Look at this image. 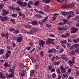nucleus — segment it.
Listing matches in <instances>:
<instances>
[{"label": "nucleus", "mask_w": 79, "mask_h": 79, "mask_svg": "<svg viewBox=\"0 0 79 79\" xmlns=\"http://www.w3.org/2000/svg\"><path fill=\"white\" fill-rule=\"evenodd\" d=\"M48 40H47L46 42V45H49L51 44H52L53 45L54 44L53 41L55 40V39L48 38Z\"/></svg>", "instance_id": "1"}, {"label": "nucleus", "mask_w": 79, "mask_h": 79, "mask_svg": "<svg viewBox=\"0 0 79 79\" xmlns=\"http://www.w3.org/2000/svg\"><path fill=\"white\" fill-rule=\"evenodd\" d=\"M69 36H70V33L67 32L64 35L62 34L60 35V37L63 39H64L68 37Z\"/></svg>", "instance_id": "2"}, {"label": "nucleus", "mask_w": 79, "mask_h": 79, "mask_svg": "<svg viewBox=\"0 0 79 79\" xmlns=\"http://www.w3.org/2000/svg\"><path fill=\"white\" fill-rule=\"evenodd\" d=\"M59 15H60V14L58 13H54L53 14L52 20L53 21H55L56 18H57L58 16H59Z\"/></svg>", "instance_id": "3"}, {"label": "nucleus", "mask_w": 79, "mask_h": 79, "mask_svg": "<svg viewBox=\"0 0 79 79\" xmlns=\"http://www.w3.org/2000/svg\"><path fill=\"white\" fill-rule=\"evenodd\" d=\"M60 69L61 70L62 73H65V72L67 71L66 69L64 67H63V66H61L60 67Z\"/></svg>", "instance_id": "4"}, {"label": "nucleus", "mask_w": 79, "mask_h": 79, "mask_svg": "<svg viewBox=\"0 0 79 79\" xmlns=\"http://www.w3.org/2000/svg\"><path fill=\"white\" fill-rule=\"evenodd\" d=\"M0 19L2 22H5L6 21H7L8 20V17H3L2 16H0Z\"/></svg>", "instance_id": "5"}, {"label": "nucleus", "mask_w": 79, "mask_h": 79, "mask_svg": "<svg viewBox=\"0 0 79 79\" xmlns=\"http://www.w3.org/2000/svg\"><path fill=\"white\" fill-rule=\"evenodd\" d=\"M71 30L72 31H71V33L72 34H73L75 33L78 31V28H76L75 27H73L71 28Z\"/></svg>", "instance_id": "6"}, {"label": "nucleus", "mask_w": 79, "mask_h": 79, "mask_svg": "<svg viewBox=\"0 0 79 79\" xmlns=\"http://www.w3.org/2000/svg\"><path fill=\"white\" fill-rule=\"evenodd\" d=\"M22 39H23V37L21 36H18L16 38L17 42H19V43H21L22 41Z\"/></svg>", "instance_id": "7"}, {"label": "nucleus", "mask_w": 79, "mask_h": 79, "mask_svg": "<svg viewBox=\"0 0 79 79\" xmlns=\"http://www.w3.org/2000/svg\"><path fill=\"white\" fill-rule=\"evenodd\" d=\"M31 23L32 25L34 26H38V25H39L38 23H37V21L35 20L31 21Z\"/></svg>", "instance_id": "8"}, {"label": "nucleus", "mask_w": 79, "mask_h": 79, "mask_svg": "<svg viewBox=\"0 0 79 79\" xmlns=\"http://www.w3.org/2000/svg\"><path fill=\"white\" fill-rule=\"evenodd\" d=\"M75 61V57H73L72 60H70L69 61V64H73V63H74Z\"/></svg>", "instance_id": "9"}, {"label": "nucleus", "mask_w": 79, "mask_h": 79, "mask_svg": "<svg viewBox=\"0 0 79 79\" xmlns=\"http://www.w3.org/2000/svg\"><path fill=\"white\" fill-rule=\"evenodd\" d=\"M61 58V59L63 60H64V61H68V60H69V58L65 56V55H63L62 56Z\"/></svg>", "instance_id": "10"}, {"label": "nucleus", "mask_w": 79, "mask_h": 79, "mask_svg": "<svg viewBox=\"0 0 79 79\" xmlns=\"http://www.w3.org/2000/svg\"><path fill=\"white\" fill-rule=\"evenodd\" d=\"M16 3L17 4H18V5H20V6H21L22 5H23V2H22V1L21 0H18L17 1Z\"/></svg>", "instance_id": "11"}, {"label": "nucleus", "mask_w": 79, "mask_h": 79, "mask_svg": "<svg viewBox=\"0 0 79 79\" xmlns=\"http://www.w3.org/2000/svg\"><path fill=\"white\" fill-rule=\"evenodd\" d=\"M2 11L5 14V15H8V14H9V12L5 9L2 10Z\"/></svg>", "instance_id": "12"}, {"label": "nucleus", "mask_w": 79, "mask_h": 79, "mask_svg": "<svg viewBox=\"0 0 79 79\" xmlns=\"http://www.w3.org/2000/svg\"><path fill=\"white\" fill-rule=\"evenodd\" d=\"M0 78L1 79H6V77H5L3 76V73H2L0 72Z\"/></svg>", "instance_id": "13"}, {"label": "nucleus", "mask_w": 79, "mask_h": 79, "mask_svg": "<svg viewBox=\"0 0 79 79\" xmlns=\"http://www.w3.org/2000/svg\"><path fill=\"white\" fill-rule=\"evenodd\" d=\"M38 31V29L37 28H32L30 30V31L31 32H32V33H33V32H37Z\"/></svg>", "instance_id": "14"}, {"label": "nucleus", "mask_w": 79, "mask_h": 79, "mask_svg": "<svg viewBox=\"0 0 79 79\" xmlns=\"http://www.w3.org/2000/svg\"><path fill=\"white\" fill-rule=\"evenodd\" d=\"M35 16L38 19H40L42 18V15L39 14H36Z\"/></svg>", "instance_id": "15"}, {"label": "nucleus", "mask_w": 79, "mask_h": 79, "mask_svg": "<svg viewBox=\"0 0 79 79\" xmlns=\"http://www.w3.org/2000/svg\"><path fill=\"white\" fill-rule=\"evenodd\" d=\"M39 44L40 46H42V47H44V41L42 40H40V42L39 43Z\"/></svg>", "instance_id": "16"}, {"label": "nucleus", "mask_w": 79, "mask_h": 79, "mask_svg": "<svg viewBox=\"0 0 79 79\" xmlns=\"http://www.w3.org/2000/svg\"><path fill=\"white\" fill-rule=\"evenodd\" d=\"M76 46L75 44V45H73L70 48V49L71 50H74V49L75 48H76Z\"/></svg>", "instance_id": "17"}, {"label": "nucleus", "mask_w": 79, "mask_h": 79, "mask_svg": "<svg viewBox=\"0 0 79 79\" xmlns=\"http://www.w3.org/2000/svg\"><path fill=\"white\" fill-rule=\"evenodd\" d=\"M24 26L25 27H26V28H28V29H31V28H32V27L30 25H24Z\"/></svg>", "instance_id": "18"}, {"label": "nucleus", "mask_w": 79, "mask_h": 79, "mask_svg": "<svg viewBox=\"0 0 79 79\" xmlns=\"http://www.w3.org/2000/svg\"><path fill=\"white\" fill-rule=\"evenodd\" d=\"M48 16H46L45 17L42 21V22L43 23H45V21H47V20H48Z\"/></svg>", "instance_id": "19"}, {"label": "nucleus", "mask_w": 79, "mask_h": 79, "mask_svg": "<svg viewBox=\"0 0 79 79\" xmlns=\"http://www.w3.org/2000/svg\"><path fill=\"white\" fill-rule=\"evenodd\" d=\"M39 64L38 63H36L35 66V70H37L38 68H39Z\"/></svg>", "instance_id": "20"}, {"label": "nucleus", "mask_w": 79, "mask_h": 79, "mask_svg": "<svg viewBox=\"0 0 79 79\" xmlns=\"http://www.w3.org/2000/svg\"><path fill=\"white\" fill-rule=\"evenodd\" d=\"M60 64V61H58L56 62H55L54 63V65H55L56 66V65H57V66H58V65H59Z\"/></svg>", "instance_id": "21"}, {"label": "nucleus", "mask_w": 79, "mask_h": 79, "mask_svg": "<svg viewBox=\"0 0 79 79\" xmlns=\"http://www.w3.org/2000/svg\"><path fill=\"white\" fill-rule=\"evenodd\" d=\"M27 5V2H24L23 3V5H22L21 6H23V7H26Z\"/></svg>", "instance_id": "22"}, {"label": "nucleus", "mask_w": 79, "mask_h": 79, "mask_svg": "<svg viewBox=\"0 0 79 79\" xmlns=\"http://www.w3.org/2000/svg\"><path fill=\"white\" fill-rule=\"evenodd\" d=\"M35 6H37L39 5V1H37L35 2L34 3Z\"/></svg>", "instance_id": "23"}, {"label": "nucleus", "mask_w": 79, "mask_h": 79, "mask_svg": "<svg viewBox=\"0 0 79 79\" xmlns=\"http://www.w3.org/2000/svg\"><path fill=\"white\" fill-rule=\"evenodd\" d=\"M15 69H10L9 70V72H10V73H15Z\"/></svg>", "instance_id": "24"}, {"label": "nucleus", "mask_w": 79, "mask_h": 79, "mask_svg": "<svg viewBox=\"0 0 79 79\" xmlns=\"http://www.w3.org/2000/svg\"><path fill=\"white\" fill-rule=\"evenodd\" d=\"M74 4L73 3H71L69 5V8H73V7H74Z\"/></svg>", "instance_id": "25"}, {"label": "nucleus", "mask_w": 79, "mask_h": 79, "mask_svg": "<svg viewBox=\"0 0 79 79\" xmlns=\"http://www.w3.org/2000/svg\"><path fill=\"white\" fill-rule=\"evenodd\" d=\"M56 71L58 74H61V70L59 69H57L56 70Z\"/></svg>", "instance_id": "26"}, {"label": "nucleus", "mask_w": 79, "mask_h": 79, "mask_svg": "<svg viewBox=\"0 0 79 79\" xmlns=\"http://www.w3.org/2000/svg\"><path fill=\"white\" fill-rule=\"evenodd\" d=\"M63 77H62V78L64 79H67V77H68V76L67 75H66L65 74H63Z\"/></svg>", "instance_id": "27"}, {"label": "nucleus", "mask_w": 79, "mask_h": 79, "mask_svg": "<svg viewBox=\"0 0 79 79\" xmlns=\"http://www.w3.org/2000/svg\"><path fill=\"white\" fill-rule=\"evenodd\" d=\"M74 54H75V52H74V50L71 51L70 53V55L71 56L74 55Z\"/></svg>", "instance_id": "28"}, {"label": "nucleus", "mask_w": 79, "mask_h": 79, "mask_svg": "<svg viewBox=\"0 0 79 79\" xmlns=\"http://www.w3.org/2000/svg\"><path fill=\"white\" fill-rule=\"evenodd\" d=\"M63 23L64 24H66L68 22V19H63Z\"/></svg>", "instance_id": "29"}, {"label": "nucleus", "mask_w": 79, "mask_h": 79, "mask_svg": "<svg viewBox=\"0 0 79 79\" xmlns=\"http://www.w3.org/2000/svg\"><path fill=\"white\" fill-rule=\"evenodd\" d=\"M15 31L13 32L14 34H18L19 32V30H14Z\"/></svg>", "instance_id": "30"}, {"label": "nucleus", "mask_w": 79, "mask_h": 79, "mask_svg": "<svg viewBox=\"0 0 79 79\" xmlns=\"http://www.w3.org/2000/svg\"><path fill=\"white\" fill-rule=\"evenodd\" d=\"M52 77L53 78V79H55L56 78V74L55 73H54L52 74Z\"/></svg>", "instance_id": "31"}, {"label": "nucleus", "mask_w": 79, "mask_h": 79, "mask_svg": "<svg viewBox=\"0 0 79 79\" xmlns=\"http://www.w3.org/2000/svg\"><path fill=\"white\" fill-rule=\"evenodd\" d=\"M61 14L63 16H66V12L64 11H62L61 12Z\"/></svg>", "instance_id": "32"}, {"label": "nucleus", "mask_w": 79, "mask_h": 79, "mask_svg": "<svg viewBox=\"0 0 79 79\" xmlns=\"http://www.w3.org/2000/svg\"><path fill=\"white\" fill-rule=\"evenodd\" d=\"M45 11L47 13H48L49 11V9L47 7H44Z\"/></svg>", "instance_id": "33"}, {"label": "nucleus", "mask_w": 79, "mask_h": 79, "mask_svg": "<svg viewBox=\"0 0 79 79\" xmlns=\"http://www.w3.org/2000/svg\"><path fill=\"white\" fill-rule=\"evenodd\" d=\"M51 0H43V2H46V3H48Z\"/></svg>", "instance_id": "34"}, {"label": "nucleus", "mask_w": 79, "mask_h": 79, "mask_svg": "<svg viewBox=\"0 0 79 79\" xmlns=\"http://www.w3.org/2000/svg\"><path fill=\"white\" fill-rule=\"evenodd\" d=\"M9 30L11 32H13V31H15V29L13 28H10L9 29Z\"/></svg>", "instance_id": "35"}, {"label": "nucleus", "mask_w": 79, "mask_h": 79, "mask_svg": "<svg viewBox=\"0 0 79 79\" xmlns=\"http://www.w3.org/2000/svg\"><path fill=\"white\" fill-rule=\"evenodd\" d=\"M60 43L61 44H66V43H67V41L66 40L61 41H60Z\"/></svg>", "instance_id": "36"}, {"label": "nucleus", "mask_w": 79, "mask_h": 79, "mask_svg": "<svg viewBox=\"0 0 79 79\" xmlns=\"http://www.w3.org/2000/svg\"><path fill=\"white\" fill-rule=\"evenodd\" d=\"M4 53V49H1L0 51V55H2Z\"/></svg>", "instance_id": "37"}, {"label": "nucleus", "mask_w": 79, "mask_h": 79, "mask_svg": "<svg viewBox=\"0 0 79 79\" xmlns=\"http://www.w3.org/2000/svg\"><path fill=\"white\" fill-rule=\"evenodd\" d=\"M58 25L59 26H64V24L63 22H61L59 23Z\"/></svg>", "instance_id": "38"}, {"label": "nucleus", "mask_w": 79, "mask_h": 79, "mask_svg": "<svg viewBox=\"0 0 79 79\" xmlns=\"http://www.w3.org/2000/svg\"><path fill=\"white\" fill-rule=\"evenodd\" d=\"M40 55L41 57H43L44 56V52L43 51H41L40 53Z\"/></svg>", "instance_id": "39"}, {"label": "nucleus", "mask_w": 79, "mask_h": 79, "mask_svg": "<svg viewBox=\"0 0 79 79\" xmlns=\"http://www.w3.org/2000/svg\"><path fill=\"white\" fill-rule=\"evenodd\" d=\"M49 36L50 37H55V35L52 34H49Z\"/></svg>", "instance_id": "40"}, {"label": "nucleus", "mask_w": 79, "mask_h": 79, "mask_svg": "<svg viewBox=\"0 0 79 79\" xmlns=\"http://www.w3.org/2000/svg\"><path fill=\"white\" fill-rule=\"evenodd\" d=\"M10 22H11L13 24H15V19H10Z\"/></svg>", "instance_id": "41"}, {"label": "nucleus", "mask_w": 79, "mask_h": 79, "mask_svg": "<svg viewBox=\"0 0 79 79\" xmlns=\"http://www.w3.org/2000/svg\"><path fill=\"white\" fill-rule=\"evenodd\" d=\"M29 4H30L31 5H34V2L32 1H29Z\"/></svg>", "instance_id": "42"}, {"label": "nucleus", "mask_w": 79, "mask_h": 79, "mask_svg": "<svg viewBox=\"0 0 79 79\" xmlns=\"http://www.w3.org/2000/svg\"><path fill=\"white\" fill-rule=\"evenodd\" d=\"M5 37L6 39H8V37H9V34L6 33Z\"/></svg>", "instance_id": "43"}, {"label": "nucleus", "mask_w": 79, "mask_h": 79, "mask_svg": "<svg viewBox=\"0 0 79 79\" xmlns=\"http://www.w3.org/2000/svg\"><path fill=\"white\" fill-rule=\"evenodd\" d=\"M72 71V69L71 68H69L67 70V72L68 73H70Z\"/></svg>", "instance_id": "44"}, {"label": "nucleus", "mask_w": 79, "mask_h": 79, "mask_svg": "<svg viewBox=\"0 0 79 79\" xmlns=\"http://www.w3.org/2000/svg\"><path fill=\"white\" fill-rule=\"evenodd\" d=\"M12 74H9V76H10V77H14V74H15V73H11Z\"/></svg>", "instance_id": "45"}, {"label": "nucleus", "mask_w": 79, "mask_h": 79, "mask_svg": "<svg viewBox=\"0 0 79 79\" xmlns=\"http://www.w3.org/2000/svg\"><path fill=\"white\" fill-rule=\"evenodd\" d=\"M51 50L52 51V52H53V53H55L56 52V49L55 48L51 49Z\"/></svg>", "instance_id": "46"}, {"label": "nucleus", "mask_w": 79, "mask_h": 79, "mask_svg": "<svg viewBox=\"0 0 79 79\" xmlns=\"http://www.w3.org/2000/svg\"><path fill=\"white\" fill-rule=\"evenodd\" d=\"M38 13H40V14H41V15H44V13L41 10L38 11Z\"/></svg>", "instance_id": "47"}, {"label": "nucleus", "mask_w": 79, "mask_h": 79, "mask_svg": "<svg viewBox=\"0 0 79 79\" xmlns=\"http://www.w3.org/2000/svg\"><path fill=\"white\" fill-rule=\"evenodd\" d=\"M35 72V70H33L30 73V76H33V75L34 74V73Z\"/></svg>", "instance_id": "48"}, {"label": "nucleus", "mask_w": 79, "mask_h": 79, "mask_svg": "<svg viewBox=\"0 0 79 79\" xmlns=\"http://www.w3.org/2000/svg\"><path fill=\"white\" fill-rule=\"evenodd\" d=\"M10 56V54H8V53L6 52L5 54V58H8Z\"/></svg>", "instance_id": "49"}, {"label": "nucleus", "mask_w": 79, "mask_h": 79, "mask_svg": "<svg viewBox=\"0 0 79 79\" xmlns=\"http://www.w3.org/2000/svg\"><path fill=\"white\" fill-rule=\"evenodd\" d=\"M1 35L2 37H5V33H2L1 34Z\"/></svg>", "instance_id": "50"}, {"label": "nucleus", "mask_w": 79, "mask_h": 79, "mask_svg": "<svg viewBox=\"0 0 79 79\" xmlns=\"http://www.w3.org/2000/svg\"><path fill=\"white\" fill-rule=\"evenodd\" d=\"M75 52L76 53H79V49L78 48H77L75 50Z\"/></svg>", "instance_id": "51"}, {"label": "nucleus", "mask_w": 79, "mask_h": 79, "mask_svg": "<svg viewBox=\"0 0 79 79\" xmlns=\"http://www.w3.org/2000/svg\"><path fill=\"white\" fill-rule=\"evenodd\" d=\"M53 68V66H51L50 65L48 66V70H51L52 69V68Z\"/></svg>", "instance_id": "52"}, {"label": "nucleus", "mask_w": 79, "mask_h": 79, "mask_svg": "<svg viewBox=\"0 0 79 79\" xmlns=\"http://www.w3.org/2000/svg\"><path fill=\"white\" fill-rule=\"evenodd\" d=\"M12 17H17V14H13L11 15Z\"/></svg>", "instance_id": "53"}, {"label": "nucleus", "mask_w": 79, "mask_h": 79, "mask_svg": "<svg viewBox=\"0 0 79 79\" xmlns=\"http://www.w3.org/2000/svg\"><path fill=\"white\" fill-rule=\"evenodd\" d=\"M64 51V49L62 48H61L60 50L59 53H63V51Z\"/></svg>", "instance_id": "54"}, {"label": "nucleus", "mask_w": 79, "mask_h": 79, "mask_svg": "<svg viewBox=\"0 0 79 79\" xmlns=\"http://www.w3.org/2000/svg\"><path fill=\"white\" fill-rule=\"evenodd\" d=\"M72 17V15L71 14H69L68 16L67 19H69L71 18Z\"/></svg>", "instance_id": "55"}, {"label": "nucleus", "mask_w": 79, "mask_h": 79, "mask_svg": "<svg viewBox=\"0 0 79 79\" xmlns=\"http://www.w3.org/2000/svg\"><path fill=\"white\" fill-rule=\"evenodd\" d=\"M15 10L18 11H19L21 10V9H20L19 7H17L16 8H15Z\"/></svg>", "instance_id": "56"}, {"label": "nucleus", "mask_w": 79, "mask_h": 79, "mask_svg": "<svg viewBox=\"0 0 79 79\" xmlns=\"http://www.w3.org/2000/svg\"><path fill=\"white\" fill-rule=\"evenodd\" d=\"M38 24H40V26H43L44 25V24L42 23V22H40V21H38Z\"/></svg>", "instance_id": "57"}, {"label": "nucleus", "mask_w": 79, "mask_h": 79, "mask_svg": "<svg viewBox=\"0 0 79 79\" xmlns=\"http://www.w3.org/2000/svg\"><path fill=\"white\" fill-rule=\"evenodd\" d=\"M31 47L27 46L26 48V49H27V50H29L31 49Z\"/></svg>", "instance_id": "58"}, {"label": "nucleus", "mask_w": 79, "mask_h": 79, "mask_svg": "<svg viewBox=\"0 0 79 79\" xmlns=\"http://www.w3.org/2000/svg\"><path fill=\"white\" fill-rule=\"evenodd\" d=\"M56 49H57V50H59V49H60V47L59 45H57L56 46Z\"/></svg>", "instance_id": "59"}, {"label": "nucleus", "mask_w": 79, "mask_h": 79, "mask_svg": "<svg viewBox=\"0 0 79 79\" xmlns=\"http://www.w3.org/2000/svg\"><path fill=\"white\" fill-rule=\"evenodd\" d=\"M6 78L7 79H10V75L6 73Z\"/></svg>", "instance_id": "60"}, {"label": "nucleus", "mask_w": 79, "mask_h": 79, "mask_svg": "<svg viewBox=\"0 0 79 79\" xmlns=\"http://www.w3.org/2000/svg\"><path fill=\"white\" fill-rule=\"evenodd\" d=\"M27 34H34V33L32 32H30V31H27Z\"/></svg>", "instance_id": "61"}, {"label": "nucleus", "mask_w": 79, "mask_h": 79, "mask_svg": "<svg viewBox=\"0 0 79 79\" xmlns=\"http://www.w3.org/2000/svg\"><path fill=\"white\" fill-rule=\"evenodd\" d=\"M75 45L76 48H79V44H76Z\"/></svg>", "instance_id": "62"}, {"label": "nucleus", "mask_w": 79, "mask_h": 79, "mask_svg": "<svg viewBox=\"0 0 79 79\" xmlns=\"http://www.w3.org/2000/svg\"><path fill=\"white\" fill-rule=\"evenodd\" d=\"M8 64L6 62H5V64H4V66H5L6 67H7L8 66Z\"/></svg>", "instance_id": "63"}, {"label": "nucleus", "mask_w": 79, "mask_h": 79, "mask_svg": "<svg viewBox=\"0 0 79 79\" xmlns=\"http://www.w3.org/2000/svg\"><path fill=\"white\" fill-rule=\"evenodd\" d=\"M61 79V75L59 74L58 75L57 79Z\"/></svg>", "instance_id": "64"}]
</instances>
